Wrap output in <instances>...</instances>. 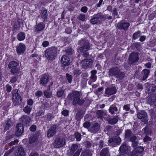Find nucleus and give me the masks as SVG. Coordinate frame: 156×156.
Returning a JSON list of instances; mask_svg holds the SVG:
<instances>
[{
    "mask_svg": "<svg viewBox=\"0 0 156 156\" xmlns=\"http://www.w3.org/2000/svg\"><path fill=\"white\" fill-rule=\"evenodd\" d=\"M81 94L80 92L77 91H73L69 94L67 98L69 99L73 100L72 104L73 105L76 106L77 105H82L84 102V100L81 99Z\"/></svg>",
    "mask_w": 156,
    "mask_h": 156,
    "instance_id": "nucleus-1",
    "label": "nucleus"
},
{
    "mask_svg": "<svg viewBox=\"0 0 156 156\" xmlns=\"http://www.w3.org/2000/svg\"><path fill=\"white\" fill-rule=\"evenodd\" d=\"M58 51L55 47H52L47 49L45 51L44 55L48 60H53L55 59Z\"/></svg>",
    "mask_w": 156,
    "mask_h": 156,
    "instance_id": "nucleus-2",
    "label": "nucleus"
},
{
    "mask_svg": "<svg viewBox=\"0 0 156 156\" xmlns=\"http://www.w3.org/2000/svg\"><path fill=\"white\" fill-rule=\"evenodd\" d=\"M105 19V17L101 13L94 14L92 18L91 19L90 22L93 24L100 23Z\"/></svg>",
    "mask_w": 156,
    "mask_h": 156,
    "instance_id": "nucleus-3",
    "label": "nucleus"
},
{
    "mask_svg": "<svg viewBox=\"0 0 156 156\" xmlns=\"http://www.w3.org/2000/svg\"><path fill=\"white\" fill-rule=\"evenodd\" d=\"M12 100L13 104L15 106L19 105L22 101V99L18 92V90H15L12 91Z\"/></svg>",
    "mask_w": 156,
    "mask_h": 156,
    "instance_id": "nucleus-4",
    "label": "nucleus"
},
{
    "mask_svg": "<svg viewBox=\"0 0 156 156\" xmlns=\"http://www.w3.org/2000/svg\"><path fill=\"white\" fill-rule=\"evenodd\" d=\"M77 144H73L71 147L69 154L70 156H79L82 150V148L78 149Z\"/></svg>",
    "mask_w": 156,
    "mask_h": 156,
    "instance_id": "nucleus-5",
    "label": "nucleus"
},
{
    "mask_svg": "<svg viewBox=\"0 0 156 156\" xmlns=\"http://www.w3.org/2000/svg\"><path fill=\"white\" fill-rule=\"evenodd\" d=\"M109 75L115 76L116 78H120L121 76L124 75V74L120 71L118 67H115L110 69L109 71Z\"/></svg>",
    "mask_w": 156,
    "mask_h": 156,
    "instance_id": "nucleus-6",
    "label": "nucleus"
},
{
    "mask_svg": "<svg viewBox=\"0 0 156 156\" xmlns=\"http://www.w3.org/2000/svg\"><path fill=\"white\" fill-rule=\"evenodd\" d=\"M81 46L80 48V50L82 52H86L90 48L89 43L87 40H82L80 42Z\"/></svg>",
    "mask_w": 156,
    "mask_h": 156,
    "instance_id": "nucleus-7",
    "label": "nucleus"
},
{
    "mask_svg": "<svg viewBox=\"0 0 156 156\" xmlns=\"http://www.w3.org/2000/svg\"><path fill=\"white\" fill-rule=\"evenodd\" d=\"M121 141V138L119 136L110 138L108 141L109 145L113 147H115L116 145L120 144Z\"/></svg>",
    "mask_w": 156,
    "mask_h": 156,
    "instance_id": "nucleus-8",
    "label": "nucleus"
},
{
    "mask_svg": "<svg viewBox=\"0 0 156 156\" xmlns=\"http://www.w3.org/2000/svg\"><path fill=\"white\" fill-rule=\"evenodd\" d=\"M65 144V140L62 137L57 138L56 139L54 146L56 148H59L63 146Z\"/></svg>",
    "mask_w": 156,
    "mask_h": 156,
    "instance_id": "nucleus-9",
    "label": "nucleus"
},
{
    "mask_svg": "<svg viewBox=\"0 0 156 156\" xmlns=\"http://www.w3.org/2000/svg\"><path fill=\"white\" fill-rule=\"evenodd\" d=\"M137 116L138 119H141V121L145 124H146L147 121V113L144 111H141L137 114Z\"/></svg>",
    "mask_w": 156,
    "mask_h": 156,
    "instance_id": "nucleus-10",
    "label": "nucleus"
},
{
    "mask_svg": "<svg viewBox=\"0 0 156 156\" xmlns=\"http://www.w3.org/2000/svg\"><path fill=\"white\" fill-rule=\"evenodd\" d=\"M26 49V46L24 44L20 43L16 47V51L19 55H21L23 53Z\"/></svg>",
    "mask_w": 156,
    "mask_h": 156,
    "instance_id": "nucleus-11",
    "label": "nucleus"
},
{
    "mask_svg": "<svg viewBox=\"0 0 156 156\" xmlns=\"http://www.w3.org/2000/svg\"><path fill=\"white\" fill-rule=\"evenodd\" d=\"M24 132V127L23 125L20 123L18 124L16 126L15 135L17 136L21 135Z\"/></svg>",
    "mask_w": 156,
    "mask_h": 156,
    "instance_id": "nucleus-12",
    "label": "nucleus"
},
{
    "mask_svg": "<svg viewBox=\"0 0 156 156\" xmlns=\"http://www.w3.org/2000/svg\"><path fill=\"white\" fill-rule=\"evenodd\" d=\"M100 126L98 123L92 124L91 126L88 129V131L90 133L95 134L97 132L99 129Z\"/></svg>",
    "mask_w": 156,
    "mask_h": 156,
    "instance_id": "nucleus-13",
    "label": "nucleus"
},
{
    "mask_svg": "<svg viewBox=\"0 0 156 156\" xmlns=\"http://www.w3.org/2000/svg\"><path fill=\"white\" fill-rule=\"evenodd\" d=\"M129 26L130 23L128 22H119L117 24V27L119 29L126 30Z\"/></svg>",
    "mask_w": 156,
    "mask_h": 156,
    "instance_id": "nucleus-14",
    "label": "nucleus"
},
{
    "mask_svg": "<svg viewBox=\"0 0 156 156\" xmlns=\"http://www.w3.org/2000/svg\"><path fill=\"white\" fill-rule=\"evenodd\" d=\"M57 127V126L56 125L51 126L47 132V135L48 137H52L55 134Z\"/></svg>",
    "mask_w": 156,
    "mask_h": 156,
    "instance_id": "nucleus-15",
    "label": "nucleus"
},
{
    "mask_svg": "<svg viewBox=\"0 0 156 156\" xmlns=\"http://www.w3.org/2000/svg\"><path fill=\"white\" fill-rule=\"evenodd\" d=\"M93 61L91 59H85L81 62L82 66L84 68L90 67L92 64Z\"/></svg>",
    "mask_w": 156,
    "mask_h": 156,
    "instance_id": "nucleus-16",
    "label": "nucleus"
},
{
    "mask_svg": "<svg viewBox=\"0 0 156 156\" xmlns=\"http://www.w3.org/2000/svg\"><path fill=\"white\" fill-rule=\"evenodd\" d=\"M45 27V24L43 23H40L37 24L35 27L34 32L35 33L41 31L43 30Z\"/></svg>",
    "mask_w": 156,
    "mask_h": 156,
    "instance_id": "nucleus-17",
    "label": "nucleus"
},
{
    "mask_svg": "<svg viewBox=\"0 0 156 156\" xmlns=\"http://www.w3.org/2000/svg\"><path fill=\"white\" fill-rule=\"evenodd\" d=\"M138 59V54L137 53H132L129 55V62L131 63L137 61Z\"/></svg>",
    "mask_w": 156,
    "mask_h": 156,
    "instance_id": "nucleus-18",
    "label": "nucleus"
},
{
    "mask_svg": "<svg viewBox=\"0 0 156 156\" xmlns=\"http://www.w3.org/2000/svg\"><path fill=\"white\" fill-rule=\"evenodd\" d=\"M70 59L66 55H63L61 58V63L64 66H68L70 64Z\"/></svg>",
    "mask_w": 156,
    "mask_h": 156,
    "instance_id": "nucleus-19",
    "label": "nucleus"
},
{
    "mask_svg": "<svg viewBox=\"0 0 156 156\" xmlns=\"http://www.w3.org/2000/svg\"><path fill=\"white\" fill-rule=\"evenodd\" d=\"M49 81V76L47 74H44L43 75L40 79V83L42 85L46 84Z\"/></svg>",
    "mask_w": 156,
    "mask_h": 156,
    "instance_id": "nucleus-20",
    "label": "nucleus"
},
{
    "mask_svg": "<svg viewBox=\"0 0 156 156\" xmlns=\"http://www.w3.org/2000/svg\"><path fill=\"white\" fill-rule=\"evenodd\" d=\"M116 90L114 87H108L106 89L105 94L108 95H111L116 93Z\"/></svg>",
    "mask_w": 156,
    "mask_h": 156,
    "instance_id": "nucleus-21",
    "label": "nucleus"
},
{
    "mask_svg": "<svg viewBox=\"0 0 156 156\" xmlns=\"http://www.w3.org/2000/svg\"><path fill=\"white\" fill-rule=\"evenodd\" d=\"M119 118L117 116H115L111 117L108 118L107 121L109 124L111 125H114L116 124L118 121Z\"/></svg>",
    "mask_w": 156,
    "mask_h": 156,
    "instance_id": "nucleus-22",
    "label": "nucleus"
},
{
    "mask_svg": "<svg viewBox=\"0 0 156 156\" xmlns=\"http://www.w3.org/2000/svg\"><path fill=\"white\" fill-rule=\"evenodd\" d=\"M48 16L47 11L46 9H44L41 11L40 15L38 16V17H41L43 19V22H44L46 20Z\"/></svg>",
    "mask_w": 156,
    "mask_h": 156,
    "instance_id": "nucleus-23",
    "label": "nucleus"
},
{
    "mask_svg": "<svg viewBox=\"0 0 156 156\" xmlns=\"http://www.w3.org/2000/svg\"><path fill=\"white\" fill-rule=\"evenodd\" d=\"M148 103L151 105H156V97L154 96H150L147 99Z\"/></svg>",
    "mask_w": 156,
    "mask_h": 156,
    "instance_id": "nucleus-24",
    "label": "nucleus"
},
{
    "mask_svg": "<svg viewBox=\"0 0 156 156\" xmlns=\"http://www.w3.org/2000/svg\"><path fill=\"white\" fill-rule=\"evenodd\" d=\"M26 153L24 151L23 148L22 147H19L17 151L16 154V156H25Z\"/></svg>",
    "mask_w": 156,
    "mask_h": 156,
    "instance_id": "nucleus-25",
    "label": "nucleus"
},
{
    "mask_svg": "<svg viewBox=\"0 0 156 156\" xmlns=\"http://www.w3.org/2000/svg\"><path fill=\"white\" fill-rule=\"evenodd\" d=\"M20 120L24 124L28 123L30 121V117L26 115L22 116Z\"/></svg>",
    "mask_w": 156,
    "mask_h": 156,
    "instance_id": "nucleus-26",
    "label": "nucleus"
},
{
    "mask_svg": "<svg viewBox=\"0 0 156 156\" xmlns=\"http://www.w3.org/2000/svg\"><path fill=\"white\" fill-rule=\"evenodd\" d=\"M149 73V70L147 69H145L143 70L142 73L143 76L142 80H144L147 78Z\"/></svg>",
    "mask_w": 156,
    "mask_h": 156,
    "instance_id": "nucleus-27",
    "label": "nucleus"
},
{
    "mask_svg": "<svg viewBox=\"0 0 156 156\" xmlns=\"http://www.w3.org/2000/svg\"><path fill=\"white\" fill-rule=\"evenodd\" d=\"M100 156H109L108 148H105L103 149L100 153Z\"/></svg>",
    "mask_w": 156,
    "mask_h": 156,
    "instance_id": "nucleus-28",
    "label": "nucleus"
},
{
    "mask_svg": "<svg viewBox=\"0 0 156 156\" xmlns=\"http://www.w3.org/2000/svg\"><path fill=\"white\" fill-rule=\"evenodd\" d=\"M108 111L111 114H113L117 112L118 109L116 106L112 105L110 106Z\"/></svg>",
    "mask_w": 156,
    "mask_h": 156,
    "instance_id": "nucleus-29",
    "label": "nucleus"
},
{
    "mask_svg": "<svg viewBox=\"0 0 156 156\" xmlns=\"http://www.w3.org/2000/svg\"><path fill=\"white\" fill-rule=\"evenodd\" d=\"M17 38L19 41L23 40L25 38V33L23 32H20L17 34Z\"/></svg>",
    "mask_w": 156,
    "mask_h": 156,
    "instance_id": "nucleus-30",
    "label": "nucleus"
},
{
    "mask_svg": "<svg viewBox=\"0 0 156 156\" xmlns=\"http://www.w3.org/2000/svg\"><path fill=\"white\" fill-rule=\"evenodd\" d=\"M19 63L15 61H12L9 62L8 65V67L9 69L16 67L18 66Z\"/></svg>",
    "mask_w": 156,
    "mask_h": 156,
    "instance_id": "nucleus-31",
    "label": "nucleus"
},
{
    "mask_svg": "<svg viewBox=\"0 0 156 156\" xmlns=\"http://www.w3.org/2000/svg\"><path fill=\"white\" fill-rule=\"evenodd\" d=\"M133 135L130 130L128 129L125 131V138L127 139H129L130 137Z\"/></svg>",
    "mask_w": 156,
    "mask_h": 156,
    "instance_id": "nucleus-32",
    "label": "nucleus"
},
{
    "mask_svg": "<svg viewBox=\"0 0 156 156\" xmlns=\"http://www.w3.org/2000/svg\"><path fill=\"white\" fill-rule=\"evenodd\" d=\"M127 149V148L126 146V144L125 142L122 143V145H121L119 148L120 151L123 153L126 152V151Z\"/></svg>",
    "mask_w": 156,
    "mask_h": 156,
    "instance_id": "nucleus-33",
    "label": "nucleus"
},
{
    "mask_svg": "<svg viewBox=\"0 0 156 156\" xmlns=\"http://www.w3.org/2000/svg\"><path fill=\"white\" fill-rule=\"evenodd\" d=\"M143 151L144 148L142 147H138L135 148L133 151L135 154H137V153H141Z\"/></svg>",
    "mask_w": 156,
    "mask_h": 156,
    "instance_id": "nucleus-34",
    "label": "nucleus"
},
{
    "mask_svg": "<svg viewBox=\"0 0 156 156\" xmlns=\"http://www.w3.org/2000/svg\"><path fill=\"white\" fill-rule=\"evenodd\" d=\"M92 153L88 150H85L83 151L81 155L82 156H92Z\"/></svg>",
    "mask_w": 156,
    "mask_h": 156,
    "instance_id": "nucleus-35",
    "label": "nucleus"
},
{
    "mask_svg": "<svg viewBox=\"0 0 156 156\" xmlns=\"http://www.w3.org/2000/svg\"><path fill=\"white\" fill-rule=\"evenodd\" d=\"M45 118L46 119L47 121H50L52 120L54 118V117L52 114L48 113L45 115Z\"/></svg>",
    "mask_w": 156,
    "mask_h": 156,
    "instance_id": "nucleus-36",
    "label": "nucleus"
},
{
    "mask_svg": "<svg viewBox=\"0 0 156 156\" xmlns=\"http://www.w3.org/2000/svg\"><path fill=\"white\" fill-rule=\"evenodd\" d=\"M13 124L12 122L10 120H8L7 121L6 124L5 126V129L6 130L9 129V127L12 125Z\"/></svg>",
    "mask_w": 156,
    "mask_h": 156,
    "instance_id": "nucleus-37",
    "label": "nucleus"
},
{
    "mask_svg": "<svg viewBox=\"0 0 156 156\" xmlns=\"http://www.w3.org/2000/svg\"><path fill=\"white\" fill-rule=\"evenodd\" d=\"M52 94L51 91L48 90H46L44 92V95L47 98H49L51 97Z\"/></svg>",
    "mask_w": 156,
    "mask_h": 156,
    "instance_id": "nucleus-38",
    "label": "nucleus"
},
{
    "mask_svg": "<svg viewBox=\"0 0 156 156\" xmlns=\"http://www.w3.org/2000/svg\"><path fill=\"white\" fill-rule=\"evenodd\" d=\"M77 18L81 21H85L86 20L85 15L83 14H81L78 16Z\"/></svg>",
    "mask_w": 156,
    "mask_h": 156,
    "instance_id": "nucleus-39",
    "label": "nucleus"
},
{
    "mask_svg": "<svg viewBox=\"0 0 156 156\" xmlns=\"http://www.w3.org/2000/svg\"><path fill=\"white\" fill-rule=\"evenodd\" d=\"M36 140V137L35 136H31L29 139V143L30 144H33Z\"/></svg>",
    "mask_w": 156,
    "mask_h": 156,
    "instance_id": "nucleus-40",
    "label": "nucleus"
},
{
    "mask_svg": "<svg viewBox=\"0 0 156 156\" xmlns=\"http://www.w3.org/2000/svg\"><path fill=\"white\" fill-rule=\"evenodd\" d=\"M75 135L76 140L77 141H80L81 138V134L78 133H75Z\"/></svg>",
    "mask_w": 156,
    "mask_h": 156,
    "instance_id": "nucleus-41",
    "label": "nucleus"
},
{
    "mask_svg": "<svg viewBox=\"0 0 156 156\" xmlns=\"http://www.w3.org/2000/svg\"><path fill=\"white\" fill-rule=\"evenodd\" d=\"M64 93V90H59L57 93V96L58 98H60L63 95Z\"/></svg>",
    "mask_w": 156,
    "mask_h": 156,
    "instance_id": "nucleus-42",
    "label": "nucleus"
},
{
    "mask_svg": "<svg viewBox=\"0 0 156 156\" xmlns=\"http://www.w3.org/2000/svg\"><path fill=\"white\" fill-rule=\"evenodd\" d=\"M140 33V31H138L137 32H135L133 34V38L134 39H136L139 36Z\"/></svg>",
    "mask_w": 156,
    "mask_h": 156,
    "instance_id": "nucleus-43",
    "label": "nucleus"
},
{
    "mask_svg": "<svg viewBox=\"0 0 156 156\" xmlns=\"http://www.w3.org/2000/svg\"><path fill=\"white\" fill-rule=\"evenodd\" d=\"M23 111L26 113L30 114L31 108L28 106H26L23 108Z\"/></svg>",
    "mask_w": 156,
    "mask_h": 156,
    "instance_id": "nucleus-44",
    "label": "nucleus"
},
{
    "mask_svg": "<svg viewBox=\"0 0 156 156\" xmlns=\"http://www.w3.org/2000/svg\"><path fill=\"white\" fill-rule=\"evenodd\" d=\"M11 69L10 72L14 74L15 73H18L19 71L18 69H17L16 67L13 68Z\"/></svg>",
    "mask_w": 156,
    "mask_h": 156,
    "instance_id": "nucleus-45",
    "label": "nucleus"
},
{
    "mask_svg": "<svg viewBox=\"0 0 156 156\" xmlns=\"http://www.w3.org/2000/svg\"><path fill=\"white\" fill-rule=\"evenodd\" d=\"M66 76L67 80L68 81L69 83H72V77L71 75H70L68 73H67L66 74Z\"/></svg>",
    "mask_w": 156,
    "mask_h": 156,
    "instance_id": "nucleus-46",
    "label": "nucleus"
},
{
    "mask_svg": "<svg viewBox=\"0 0 156 156\" xmlns=\"http://www.w3.org/2000/svg\"><path fill=\"white\" fill-rule=\"evenodd\" d=\"M143 130L144 131V133L147 134H149L151 133V131L149 130V128L147 127H146L144 128Z\"/></svg>",
    "mask_w": 156,
    "mask_h": 156,
    "instance_id": "nucleus-47",
    "label": "nucleus"
},
{
    "mask_svg": "<svg viewBox=\"0 0 156 156\" xmlns=\"http://www.w3.org/2000/svg\"><path fill=\"white\" fill-rule=\"evenodd\" d=\"M90 126V123L89 122H86L83 123V126L85 128H87L88 129L89 128Z\"/></svg>",
    "mask_w": 156,
    "mask_h": 156,
    "instance_id": "nucleus-48",
    "label": "nucleus"
},
{
    "mask_svg": "<svg viewBox=\"0 0 156 156\" xmlns=\"http://www.w3.org/2000/svg\"><path fill=\"white\" fill-rule=\"evenodd\" d=\"M44 112L43 110H40L38 111L36 113V115L37 116H42L44 114Z\"/></svg>",
    "mask_w": 156,
    "mask_h": 156,
    "instance_id": "nucleus-49",
    "label": "nucleus"
},
{
    "mask_svg": "<svg viewBox=\"0 0 156 156\" xmlns=\"http://www.w3.org/2000/svg\"><path fill=\"white\" fill-rule=\"evenodd\" d=\"M5 87L6 88V90L7 92H10L12 90V87L9 84H7Z\"/></svg>",
    "mask_w": 156,
    "mask_h": 156,
    "instance_id": "nucleus-50",
    "label": "nucleus"
},
{
    "mask_svg": "<svg viewBox=\"0 0 156 156\" xmlns=\"http://www.w3.org/2000/svg\"><path fill=\"white\" fill-rule=\"evenodd\" d=\"M18 142V140H15L14 141L11 142L9 143V145L10 146H12L16 144H17Z\"/></svg>",
    "mask_w": 156,
    "mask_h": 156,
    "instance_id": "nucleus-51",
    "label": "nucleus"
},
{
    "mask_svg": "<svg viewBox=\"0 0 156 156\" xmlns=\"http://www.w3.org/2000/svg\"><path fill=\"white\" fill-rule=\"evenodd\" d=\"M49 43L47 41H45L43 42L42 45L44 47H46L49 45Z\"/></svg>",
    "mask_w": 156,
    "mask_h": 156,
    "instance_id": "nucleus-52",
    "label": "nucleus"
},
{
    "mask_svg": "<svg viewBox=\"0 0 156 156\" xmlns=\"http://www.w3.org/2000/svg\"><path fill=\"white\" fill-rule=\"evenodd\" d=\"M35 94L36 96L39 97L42 95V93L41 91L38 90L35 93Z\"/></svg>",
    "mask_w": 156,
    "mask_h": 156,
    "instance_id": "nucleus-53",
    "label": "nucleus"
},
{
    "mask_svg": "<svg viewBox=\"0 0 156 156\" xmlns=\"http://www.w3.org/2000/svg\"><path fill=\"white\" fill-rule=\"evenodd\" d=\"M17 80V78L16 77V76H14V77H13L12 79L10 80V81L9 82V83H14Z\"/></svg>",
    "mask_w": 156,
    "mask_h": 156,
    "instance_id": "nucleus-54",
    "label": "nucleus"
},
{
    "mask_svg": "<svg viewBox=\"0 0 156 156\" xmlns=\"http://www.w3.org/2000/svg\"><path fill=\"white\" fill-rule=\"evenodd\" d=\"M88 8L86 6H83L81 9V11L83 12L86 13L87 11Z\"/></svg>",
    "mask_w": 156,
    "mask_h": 156,
    "instance_id": "nucleus-55",
    "label": "nucleus"
},
{
    "mask_svg": "<svg viewBox=\"0 0 156 156\" xmlns=\"http://www.w3.org/2000/svg\"><path fill=\"white\" fill-rule=\"evenodd\" d=\"M136 138V136H134L133 135L130 137V138L129 139L132 142H133L135 141Z\"/></svg>",
    "mask_w": 156,
    "mask_h": 156,
    "instance_id": "nucleus-56",
    "label": "nucleus"
},
{
    "mask_svg": "<svg viewBox=\"0 0 156 156\" xmlns=\"http://www.w3.org/2000/svg\"><path fill=\"white\" fill-rule=\"evenodd\" d=\"M67 52L68 55H70L73 53L74 51L72 49H69L67 50Z\"/></svg>",
    "mask_w": 156,
    "mask_h": 156,
    "instance_id": "nucleus-57",
    "label": "nucleus"
},
{
    "mask_svg": "<svg viewBox=\"0 0 156 156\" xmlns=\"http://www.w3.org/2000/svg\"><path fill=\"white\" fill-rule=\"evenodd\" d=\"M62 113L64 115L67 116L68 115L69 112L67 110H64L62 112Z\"/></svg>",
    "mask_w": 156,
    "mask_h": 156,
    "instance_id": "nucleus-58",
    "label": "nucleus"
},
{
    "mask_svg": "<svg viewBox=\"0 0 156 156\" xmlns=\"http://www.w3.org/2000/svg\"><path fill=\"white\" fill-rule=\"evenodd\" d=\"M33 103V101L32 99H30L27 101V104L29 105H32Z\"/></svg>",
    "mask_w": 156,
    "mask_h": 156,
    "instance_id": "nucleus-59",
    "label": "nucleus"
},
{
    "mask_svg": "<svg viewBox=\"0 0 156 156\" xmlns=\"http://www.w3.org/2000/svg\"><path fill=\"white\" fill-rule=\"evenodd\" d=\"M36 127L35 126L32 125L30 128V130L34 132L36 130Z\"/></svg>",
    "mask_w": 156,
    "mask_h": 156,
    "instance_id": "nucleus-60",
    "label": "nucleus"
},
{
    "mask_svg": "<svg viewBox=\"0 0 156 156\" xmlns=\"http://www.w3.org/2000/svg\"><path fill=\"white\" fill-rule=\"evenodd\" d=\"M90 77L94 81H95L97 79V76L96 75H91Z\"/></svg>",
    "mask_w": 156,
    "mask_h": 156,
    "instance_id": "nucleus-61",
    "label": "nucleus"
},
{
    "mask_svg": "<svg viewBox=\"0 0 156 156\" xmlns=\"http://www.w3.org/2000/svg\"><path fill=\"white\" fill-rule=\"evenodd\" d=\"M149 89L150 90H151V92H153L155 91L156 88L154 85H152L150 87Z\"/></svg>",
    "mask_w": 156,
    "mask_h": 156,
    "instance_id": "nucleus-62",
    "label": "nucleus"
},
{
    "mask_svg": "<svg viewBox=\"0 0 156 156\" xmlns=\"http://www.w3.org/2000/svg\"><path fill=\"white\" fill-rule=\"evenodd\" d=\"M151 65L152 64L151 63L148 62L146 63L145 64V66L147 68H150L151 67Z\"/></svg>",
    "mask_w": 156,
    "mask_h": 156,
    "instance_id": "nucleus-63",
    "label": "nucleus"
},
{
    "mask_svg": "<svg viewBox=\"0 0 156 156\" xmlns=\"http://www.w3.org/2000/svg\"><path fill=\"white\" fill-rule=\"evenodd\" d=\"M146 37L144 36H141L140 37L139 40L141 42H143L145 40Z\"/></svg>",
    "mask_w": 156,
    "mask_h": 156,
    "instance_id": "nucleus-64",
    "label": "nucleus"
}]
</instances>
